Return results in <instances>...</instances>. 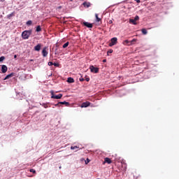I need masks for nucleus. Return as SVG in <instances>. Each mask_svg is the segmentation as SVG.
Segmentation results:
<instances>
[{
	"label": "nucleus",
	"instance_id": "8",
	"mask_svg": "<svg viewBox=\"0 0 179 179\" xmlns=\"http://www.w3.org/2000/svg\"><path fill=\"white\" fill-rule=\"evenodd\" d=\"M42 55L43 57H45L48 55V52H47V47L43 48L42 50Z\"/></svg>",
	"mask_w": 179,
	"mask_h": 179
},
{
	"label": "nucleus",
	"instance_id": "15",
	"mask_svg": "<svg viewBox=\"0 0 179 179\" xmlns=\"http://www.w3.org/2000/svg\"><path fill=\"white\" fill-rule=\"evenodd\" d=\"M12 76H13V73H11L10 74L7 75L4 78V80H6V79H9V78H12Z\"/></svg>",
	"mask_w": 179,
	"mask_h": 179
},
{
	"label": "nucleus",
	"instance_id": "29",
	"mask_svg": "<svg viewBox=\"0 0 179 179\" xmlns=\"http://www.w3.org/2000/svg\"><path fill=\"white\" fill-rule=\"evenodd\" d=\"M108 54H113V50H110L108 51Z\"/></svg>",
	"mask_w": 179,
	"mask_h": 179
},
{
	"label": "nucleus",
	"instance_id": "19",
	"mask_svg": "<svg viewBox=\"0 0 179 179\" xmlns=\"http://www.w3.org/2000/svg\"><path fill=\"white\" fill-rule=\"evenodd\" d=\"M69 45V42H66L63 45V48H66Z\"/></svg>",
	"mask_w": 179,
	"mask_h": 179
},
{
	"label": "nucleus",
	"instance_id": "30",
	"mask_svg": "<svg viewBox=\"0 0 179 179\" xmlns=\"http://www.w3.org/2000/svg\"><path fill=\"white\" fill-rule=\"evenodd\" d=\"M136 1V2H137V3H141V0H134Z\"/></svg>",
	"mask_w": 179,
	"mask_h": 179
},
{
	"label": "nucleus",
	"instance_id": "35",
	"mask_svg": "<svg viewBox=\"0 0 179 179\" xmlns=\"http://www.w3.org/2000/svg\"><path fill=\"white\" fill-rule=\"evenodd\" d=\"M110 23H113V21H110Z\"/></svg>",
	"mask_w": 179,
	"mask_h": 179
},
{
	"label": "nucleus",
	"instance_id": "26",
	"mask_svg": "<svg viewBox=\"0 0 179 179\" xmlns=\"http://www.w3.org/2000/svg\"><path fill=\"white\" fill-rule=\"evenodd\" d=\"M53 65H54V66H57V67L59 66V63H53Z\"/></svg>",
	"mask_w": 179,
	"mask_h": 179
},
{
	"label": "nucleus",
	"instance_id": "33",
	"mask_svg": "<svg viewBox=\"0 0 179 179\" xmlns=\"http://www.w3.org/2000/svg\"><path fill=\"white\" fill-rule=\"evenodd\" d=\"M48 107V106H45V105L44 106L45 108H47Z\"/></svg>",
	"mask_w": 179,
	"mask_h": 179
},
{
	"label": "nucleus",
	"instance_id": "22",
	"mask_svg": "<svg viewBox=\"0 0 179 179\" xmlns=\"http://www.w3.org/2000/svg\"><path fill=\"white\" fill-rule=\"evenodd\" d=\"M31 23H32L31 20H29V21L27 22V24L28 26H30L31 24Z\"/></svg>",
	"mask_w": 179,
	"mask_h": 179
},
{
	"label": "nucleus",
	"instance_id": "17",
	"mask_svg": "<svg viewBox=\"0 0 179 179\" xmlns=\"http://www.w3.org/2000/svg\"><path fill=\"white\" fill-rule=\"evenodd\" d=\"M141 31H142L143 34H144V35L148 34V31L146 30V29H142Z\"/></svg>",
	"mask_w": 179,
	"mask_h": 179
},
{
	"label": "nucleus",
	"instance_id": "11",
	"mask_svg": "<svg viewBox=\"0 0 179 179\" xmlns=\"http://www.w3.org/2000/svg\"><path fill=\"white\" fill-rule=\"evenodd\" d=\"M34 50L38 52L40 51V50H41V44L39 43L37 45L34 46Z\"/></svg>",
	"mask_w": 179,
	"mask_h": 179
},
{
	"label": "nucleus",
	"instance_id": "10",
	"mask_svg": "<svg viewBox=\"0 0 179 179\" xmlns=\"http://www.w3.org/2000/svg\"><path fill=\"white\" fill-rule=\"evenodd\" d=\"M78 149H82V148H80L79 145H72L71 147V150H76V152H77V150H78Z\"/></svg>",
	"mask_w": 179,
	"mask_h": 179
},
{
	"label": "nucleus",
	"instance_id": "16",
	"mask_svg": "<svg viewBox=\"0 0 179 179\" xmlns=\"http://www.w3.org/2000/svg\"><path fill=\"white\" fill-rule=\"evenodd\" d=\"M83 6H86L87 8H89L90 6V3H87V2L85 1L83 3Z\"/></svg>",
	"mask_w": 179,
	"mask_h": 179
},
{
	"label": "nucleus",
	"instance_id": "1",
	"mask_svg": "<svg viewBox=\"0 0 179 179\" xmlns=\"http://www.w3.org/2000/svg\"><path fill=\"white\" fill-rule=\"evenodd\" d=\"M32 30H26L22 33V37L24 40H27L30 36H31Z\"/></svg>",
	"mask_w": 179,
	"mask_h": 179
},
{
	"label": "nucleus",
	"instance_id": "34",
	"mask_svg": "<svg viewBox=\"0 0 179 179\" xmlns=\"http://www.w3.org/2000/svg\"><path fill=\"white\" fill-rule=\"evenodd\" d=\"M17 56L16 55H14V58H17Z\"/></svg>",
	"mask_w": 179,
	"mask_h": 179
},
{
	"label": "nucleus",
	"instance_id": "31",
	"mask_svg": "<svg viewBox=\"0 0 179 179\" xmlns=\"http://www.w3.org/2000/svg\"><path fill=\"white\" fill-rule=\"evenodd\" d=\"M59 104H61V103H59V102L58 103H56L55 106V107H58V106H59Z\"/></svg>",
	"mask_w": 179,
	"mask_h": 179
},
{
	"label": "nucleus",
	"instance_id": "12",
	"mask_svg": "<svg viewBox=\"0 0 179 179\" xmlns=\"http://www.w3.org/2000/svg\"><path fill=\"white\" fill-rule=\"evenodd\" d=\"M59 104H63L64 106H66V107H69V102H66V101H60L59 102Z\"/></svg>",
	"mask_w": 179,
	"mask_h": 179
},
{
	"label": "nucleus",
	"instance_id": "2",
	"mask_svg": "<svg viewBox=\"0 0 179 179\" xmlns=\"http://www.w3.org/2000/svg\"><path fill=\"white\" fill-rule=\"evenodd\" d=\"M51 93V99H56L57 100H59V99H62V94H59L57 95H55L54 94V91H50Z\"/></svg>",
	"mask_w": 179,
	"mask_h": 179
},
{
	"label": "nucleus",
	"instance_id": "4",
	"mask_svg": "<svg viewBox=\"0 0 179 179\" xmlns=\"http://www.w3.org/2000/svg\"><path fill=\"white\" fill-rule=\"evenodd\" d=\"M90 69L92 73H99V68L94 67L93 65L90 66Z\"/></svg>",
	"mask_w": 179,
	"mask_h": 179
},
{
	"label": "nucleus",
	"instance_id": "7",
	"mask_svg": "<svg viewBox=\"0 0 179 179\" xmlns=\"http://www.w3.org/2000/svg\"><path fill=\"white\" fill-rule=\"evenodd\" d=\"M83 24L86 27H88V29H92L93 27V24L87 22H84Z\"/></svg>",
	"mask_w": 179,
	"mask_h": 179
},
{
	"label": "nucleus",
	"instance_id": "27",
	"mask_svg": "<svg viewBox=\"0 0 179 179\" xmlns=\"http://www.w3.org/2000/svg\"><path fill=\"white\" fill-rule=\"evenodd\" d=\"M10 16H15V13H12L8 15V17H10Z\"/></svg>",
	"mask_w": 179,
	"mask_h": 179
},
{
	"label": "nucleus",
	"instance_id": "24",
	"mask_svg": "<svg viewBox=\"0 0 179 179\" xmlns=\"http://www.w3.org/2000/svg\"><path fill=\"white\" fill-rule=\"evenodd\" d=\"M48 65H49V66H52V65H54V63H52V62H49L48 63Z\"/></svg>",
	"mask_w": 179,
	"mask_h": 179
},
{
	"label": "nucleus",
	"instance_id": "18",
	"mask_svg": "<svg viewBox=\"0 0 179 179\" xmlns=\"http://www.w3.org/2000/svg\"><path fill=\"white\" fill-rule=\"evenodd\" d=\"M36 31L38 32V31H41V27L40 25H38L36 27Z\"/></svg>",
	"mask_w": 179,
	"mask_h": 179
},
{
	"label": "nucleus",
	"instance_id": "9",
	"mask_svg": "<svg viewBox=\"0 0 179 179\" xmlns=\"http://www.w3.org/2000/svg\"><path fill=\"white\" fill-rule=\"evenodd\" d=\"M1 72L2 73H6L8 72V66L6 65L1 66Z\"/></svg>",
	"mask_w": 179,
	"mask_h": 179
},
{
	"label": "nucleus",
	"instance_id": "14",
	"mask_svg": "<svg viewBox=\"0 0 179 179\" xmlns=\"http://www.w3.org/2000/svg\"><path fill=\"white\" fill-rule=\"evenodd\" d=\"M96 22H101V18L99 17V14H95Z\"/></svg>",
	"mask_w": 179,
	"mask_h": 179
},
{
	"label": "nucleus",
	"instance_id": "28",
	"mask_svg": "<svg viewBox=\"0 0 179 179\" xmlns=\"http://www.w3.org/2000/svg\"><path fill=\"white\" fill-rule=\"evenodd\" d=\"M80 82H85V78H80Z\"/></svg>",
	"mask_w": 179,
	"mask_h": 179
},
{
	"label": "nucleus",
	"instance_id": "13",
	"mask_svg": "<svg viewBox=\"0 0 179 179\" xmlns=\"http://www.w3.org/2000/svg\"><path fill=\"white\" fill-rule=\"evenodd\" d=\"M68 83H75V80L71 77L67 78Z\"/></svg>",
	"mask_w": 179,
	"mask_h": 179
},
{
	"label": "nucleus",
	"instance_id": "20",
	"mask_svg": "<svg viewBox=\"0 0 179 179\" xmlns=\"http://www.w3.org/2000/svg\"><path fill=\"white\" fill-rule=\"evenodd\" d=\"M134 43H136V39H133L131 41H130V44L129 45H132V44H134Z\"/></svg>",
	"mask_w": 179,
	"mask_h": 179
},
{
	"label": "nucleus",
	"instance_id": "23",
	"mask_svg": "<svg viewBox=\"0 0 179 179\" xmlns=\"http://www.w3.org/2000/svg\"><path fill=\"white\" fill-rule=\"evenodd\" d=\"M124 44H131V42H129L128 40H125Z\"/></svg>",
	"mask_w": 179,
	"mask_h": 179
},
{
	"label": "nucleus",
	"instance_id": "25",
	"mask_svg": "<svg viewBox=\"0 0 179 179\" xmlns=\"http://www.w3.org/2000/svg\"><path fill=\"white\" fill-rule=\"evenodd\" d=\"M85 80H86V82H89L90 80V78L89 77H87V76H86Z\"/></svg>",
	"mask_w": 179,
	"mask_h": 179
},
{
	"label": "nucleus",
	"instance_id": "21",
	"mask_svg": "<svg viewBox=\"0 0 179 179\" xmlns=\"http://www.w3.org/2000/svg\"><path fill=\"white\" fill-rule=\"evenodd\" d=\"M3 61H5V57L4 56H1L0 57V62H3Z\"/></svg>",
	"mask_w": 179,
	"mask_h": 179
},
{
	"label": "nucleus",
	"instance_id": "32",
	"mask_svg": "<svg viewBox=\"0 0 179 179\" xmlns=\"http://www.w3.org/2000/svg\"><path fill=\"white\" fill-rule=\"evenodd\" d=\"M103 62H107V60L106 59H103Z\"/></svg>",
	"mask_w": 179,
	"mask_h": 179
},
{
	"label": "nucleus",
	"instance_id": "5",
	"mask_svg": "<svg viewBox=\"0 0 179 179\" xmlns=\"http://www.w3.org/2000/svg\"><path fill=\"white\" fill-rule=\"evenodd\" d=\"M90 104H91V103L89 101L83 102L81 104L80 107H81V108H86L87 107H90Z\"/></svg>",
	"mask_w": 179,
	"mask_h": 179
},
{
	"label": "nucleus",
	"instance_id": "36",
	"mask_svg": "<svg viewBox=\"0 0 179 179\" xmlns=\"http://www.w3.org/2000/svg\"><path fill=\"white\" fill-rule=\"evenodd\" d=\"M70 1H73V0H70Z\"/></svg>",
	"mask_w": 179,
	"mask_h": 179
},
{
	"label": "nucleus",
	"instance_id": "3",
	"mask_svg": "<svg viewBox=\"0 0 179 179\" xmlns=\"http://www.w3.org/2000/svg\"><path fill=\"white\" fill-rule=\"evenodd\" d=\"M117 38L116 37L112 38L110 39V43H109V47H113V45H115L117 44Z\"/></svg>",
	"mask_w": 179,
	"mask_h": 179
},
{
	"label": "nucleus",
	"instance_id": "6",
	"mask_svg": "<svg viewBox=\"0 0 179 179\" xmlns=\"http://www.w3.org/2000/svg\"><path fill=\"white\" fill-rule=\"evenodd\" d=\"M139 19V16L136 15L134 19H129V23L132 24H136V21Z\"/></svg>",
	"mask_w": 179,
	"mask_h": 179
}]
</instances>
